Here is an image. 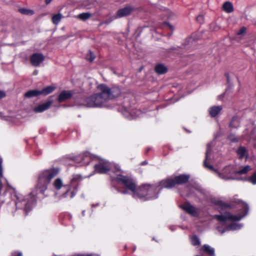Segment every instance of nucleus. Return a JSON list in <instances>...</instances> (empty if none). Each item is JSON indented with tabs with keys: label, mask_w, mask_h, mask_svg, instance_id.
Listing matches in <instances>:
<instances>
[{
	"label": "nucleus",
	"mask_w": 256,
	"mask_h": 256,
	"mask_svg": "<svg viewBox=\"0 0 256 256\" xmlns=\"http://www.w3.org/2000/svg\"><path fill=\"white\" fill-rule=\"evenodd\" d=\"M174 28L173 26L166 22L161 24V35L170 36L172 34Z\"/></svg>",
	"instance_id": "nucleus-11"
},
{
	"label": "nucleus",
	"mask_w": 256,
	"mask_h": 256,
	"mask_svg": "<svg viewBox=\"0 0 256 256\" xmlns=\"http://www.w3.org/2000/svg\"><path fill=\"white\" fill-rule=\"evenodd\" d=\"M139 191H146V193L140 194L138 196L146 198V199L151 200L158 198L159 188L158 185L146 184L139 187Z\"/></svg>",
	"instance_id": "nucleus-6"
},
{
	"label": "nucleus",
	"mask_w": 256,
	"mask_h": 256,
	"mask_svg": "<svg viewBox=\"0 0 256 256\" xmlns=\"http://www.w3.org/2000/svg\"><path fill=\"white\" fill-rule=\"evenodd\" d=\"M192 243L194 246L199 245L200 244L198 238L196 236H194L191 238Z\"/></svg>",
	"instance_id": "nucleus-33"
},
{
	"label": "nucleus",
	"mask_w": 256,
	"mask_h": 256,
	"mask_svg": "<svg viewBox=\"0 0 256 256\" xmlns=\"http://www.w3.org/2000/svg\"><path fill=\"white\" fill-rule=\"evenodd\" d=\"M0 118H3L2 114L1 112H0Z\"/></svg>",
	"instance_id": "nucleus-51"
},
{
	"label": "nucleus",
	"mask_w": 256,
	"mask_h": 256,
	"mask_svg": "<svg viewBox=\"0 0 256 256\" xmlns=\"http://www.w3.org/2000/svg\"><path fill=\"white\" fill-rule=\"evenodd\" d=\"M161 12H162V15L164 17H166L168 19H172L175 17V14L169 10L164 8V9H161Z\"/></svg>",
	"instance_id": "nucleus-20"
},
{
	"label": "nucleus",
	"mask_w": 256,
	"mask_h": 256,
	"mask_svg": "<svg viewBox=\"0 0 256 256\" xmlns=\"http://www.w3.org/2000/svg\"><path fill=\"white\" fill-rule=\"evenodd\" d=\"M122 193L124 194H128V191L127 190H123L122 192Z\"/></svg>",
	"instance_id": "nucleus-48"
},
{
	"label": "nucleus",
	"mask_w": 256,
	"mask_h": 256,
	"mask_svg": "<svg viewBox=\"0 0 256 256\" xmlns=\"http://www.w3.org/2000/svg\"><path fill=\"white\" fill-rule=\"evenodd\" d=\"M238 126L239 124L238 118L234 117L230 124V126L231 128H236Z\"/></svg>",
	"instance_id": "nucleus-30"
},
{
	"label": "nucleus",
	"mask_w": 256,
	"mask_h": 256,
	"mask_svg": "<svg viewBox=\"0 0 256 256\" xmlns=\"http://www.w3.org/2000/svg\"><path fill=\"white\" fill-rule=\"evenodd\" d=\"M59 171L58 168H51L42 171L39 174L35 190L30 195L26 196H16V208L23 210L26 215L35 204L36 196L39 194H44L51 180L58 174Z\"/></svg>",
	"instance_id": "nucleus-1"
},
{
	"label": "nucleus",
	"mask_w": 256,
	"mask_h": 256,
	"mask_svg": "<svg viewBox=\"0 0 256 256\" xmlns=\"http://www.w3.org/2000/svg\"><path fill=\"white\" fill-rule=\"evenodd\" d=\"M218 176L224 180H234L236 178V166L229 165L224 168L221 172L215 171Z\"/></svg>",
	"instance_id": "nucleus-7"
},
{
	"label": "nucleus",
	"mask_w": 256,
	"mask_h": 256,
	"mask_svg": "<svg viewBox=\"0 0 256 256\" xmlns=\"http://www.w3.org/2000/svg\"><path fill=\"white\" fill-rule=\"evenodd\" d=\"M226 77H227L228 82H229V76H228V74H226Z\"/></svg>",
	"instance_id": "nucleus-50"
},
{
	"label": "nucleus",
	"mask_w": 256,
	"mask_h": 256,
	"mask_svg": "<svg viewBox=\"0 0 256 256\" xmlns=\"http://www.w3.org/2000/svg\"><path fill=\"white\" fill-rule=\"evenodd\" d=\"M236 202L242 208V211L244 212L243 214L232 215L230 212H226L223 214L215 215L214 218L222 223H225L227 221L236 222L240 220L244 216L247 214L248 207L246 204L240 200H238Z\"/></svg>",
	"instance_id": "nucleus-5"
},
{
	"label": "nucleus",
	"mask_w": 256,
	"mask_h": 256,
	"mask_svg": "<svg viewBox=\"0 0 256 256\" xmlns=\"http://www.w3.org/2000/svg\"><path fill=\"white\" fill-rule=\"evenodd\" d=\"M252 168L250 166H241L239 170H236V174H245L252 170Z\"/></svg>",
	"instance_id": "nucleus-21"
},
{
	"label": "nucleus",
	"mask_w": 256,
	"mask_h": 256,
	"mask_svg": "<svg viewBox=\"0 0 256 256\" xmlns=\"http://www.w3.org/2000/svg\"><path fill=\"white\" fill-rule=\"evenodd\" d=\"M216 204L220 206H222V208H226V207H228L229 206L228 205V204H224L223 202H222V201H217L216 202Z\"/></svg>",
	"instance_id": "nucleus-38"
},
{
	"label": "nucleus",
	"mask_w": 256,
	"mask_h": 256,
	"mask_svg": "<svg viewBox=\"0 0 256 256\" xmlns=\"http://www.w3.org/2000/svg\"><path fill=\"white\" fill-rule=\"evenodd\" d=\"M148 164L147 161H144V162H142L141 163V164H142V165H145V164Z\"/></svg>",
	"instance_id": "nucleus-45"
},
{
	"label": "nucleus",
	"mask_w": 256,
	"mask_h": 256,
	"mask_svg": "<svg viewBox=\"0 0 256 256\" xmlns=\"http://www.w3.org/2000/svg\"><path fill=\"white\" fill-rule=\"evenodd\" d=\"M237 154L240 158H248V153L246 148L244 146L240 147L237 150Z\"/></svg>",
	"instance_id": "nucleus-19"
},
{
	"label": "nucleus",
	"mask_w": 256,
	"mask_h": 256,
	"mask_svg": "<svg viewBox=\"0 0 256 256\" xmlns=\"http://www.w3.org/2000/svg\"><path fill=\"white\" fill-rule=\"evenodd\" d=\"M6 96V94L4 92L0 90V98H2Z\"/></svg>",
	"instance_id": "nucleus-42"
},
{
	"label": "nucleus",
	"mask_w": 256,
	"mask_h": 256,
	"mask_svg": "<svg viewBox=\"0 0 256 256\" xmlns=\"http://www.w3.org/2000/svg\"><path fill=\"white\" fill-rule=\"evenodd\" d=\"M52 0H46V4H50L51 2H52Z\"/></svg>",
	"instance_id": "nucleus-46"
},
{
	"label": "nucleus",
	"mask_w": 256,
	"mask_h": 256,
	"mask_svg": "<svg viewBox=\"0 0 256 256\" xmlns=\"http://www.w3.org/2000/svg\"><path fill=\"white\" fill-rule=\"evenodd\" d=\"M117 180L118 182L123 185L128 190L132 192L133 198L142 200H148L146 198H140L138 195L146 193V191H139V187L136 188V184L135 181L130 178L118 174Z\"/></svg>",
	"instance_id": "nucleus-4"
},
{
	"label": "nucleus",
	"mask_w": 256,
	"mask_h": 256,
	"mask_svg": "<svg viewBox=\"0 0 256 256\" xmlns=\"http://www.w3.org/2000/svg\"><path fill=\"white\" fill-rule=\"evenodd\" d=\"M124 110L122 111L123 115L128 119L135 118L138 116L140 112L138 110H134L127 108V106L124 104Z\"/></svg>",
	"instance_id": "nucleus-10"
},
{
	"label": "nucleus",
	"mask_w": 256,
	"mask_h": 256,
	"mask_svg": "<svg viewBox=\"0 0 256 256\" xmlns=\"http://www.w3.org/2000/svg\"><path fill=\"white\" fill-rule=\"evenodd\" d=\"M82 213V215L84 216V211H83Z\"/></svg>",
	"instance_id": "nucleus-52"
},
{
	"label": "nucleus",
	"mask_w": 256,
	"mask_h": 256,
	"mask_svg": "<svg viewBox=\"0 0 256 256\" xmlns=\"http://www.w3.org/2000/svg\"><path fill=\"white\" fill-rule=\"evenodd\" d=\"M98 160V163L94 165V171L98 174H105L108 172L114 173L110 174V176L113 180H115L118 182V174H122L119 166L110 163L108 161L100 158L91 154L88 152H86L74 158V160L80 166L88 164L90 160Z\"/></svg>",
	"instance_id": "nucleus-2"
},
{
	"label": "nucleus",
	"mask_w": 256,
	"mask_h": 256,
	"mask_svg": "<svg viewBox=\"0 0 256 256\" xmlns=\"http://www.w3.org/2000/svg\"><path fill=\"white\" fill-rule=\"evenodd\" d=\"M76 192L75 190H73L72 192H70V198H72L76 195Z\"/></svg>",
	"instance_id": "nucleus-43"
},
{
	"label": "nucleus",
	"mask_w": 256,
	"mask_h": 256,
	"mask_svg": "<svg viewBox=\"0 0 256 256\" xmlns=\"http://www.w3.org/2000/svg\"><path fill=\"white\" fill-rule=\"evenodd\" d=\"M52 103V100H49L45 103L38 106L34 108V112H42L48 109Z\"/></svg>",
	"instance_id": "nucleus-15"
},
{
	"label": "nucleus",
	"mask_w": 256,
	"mask_h": 256,
	"mask_svg": "<svg viewBox=\"0 0 256 256\" xmlns=\"http://www.w3.org/2000/svg\"><path fill=\"white\" fill-rule=\"evenodd\" d=\"M212 152V148L210 145L208 144L207 146V150L206 154V158L204 162V164L205 167L207 168L209 170H214V168L212 166L208 165L207 164L208 161L210 159V155Z\"/></svg>",
	"instance_id": "nucleus-18"
},
{
	"label": "nucleus",
	"mask_w": 256,
	"mask_h": 256,
	"mask_svg": "<svg viewBox=\"0 0 256 256\" xmlns=\"http://www.w3.org/2000/svg\"><path fill=\"white\" fill-rule=\"evenodd\" d=\"M188 175L182 174L176 176L174 178H168L161 182V185L166 188H171L176 184H182L186 183L188 180Z\"/></svg>",
	"instance_id": "nucleus-8"
},
{
	"label": "nucleus",
	"mask_w": 256,
	"mask_h": 256,
	"mask_svg": "<svg viewBox=\"0 0 256 256\" xmlns=\"http://www.w3.org/2000/svg\"><path fill=\"white\" fill-rule=\"evenodd\" d=\"M82 180V177L79 174H74L71 180V186H74L76 184L80 182Z\"/></svg>",
	"instance_id": "nucleus-27"
},
{
	"label": "nucleus",
	"mask_w": 256,
	"mask_h": 256,
	"mask_svg": "<svg viewBox=\"0 0 256 256\" xmlns=\"http://www.w3.org/2000/svg\"><path fill=\"white\" fill-rule=\"evenodd\" d=\"M202 19H203V16H198L197 17L198 20H202Z\"/></svg>",
	"instance_id": "nucleus-44"
},
{
	"label": "nucleus",
	"mask_w": 256,
	"mask_h": 256,
	"mask_svg": "<svg viewBox=\"0 0 256 256\" xmlns=\"http://www.w3.org/2000/svg\"><path fill=\"white\" fill-rule=\"evenodd\" d=\"M98 89L100 92L99 94L84 98L78 105L88 108L104 107L106 106V102L108 100L118 96L121 92L118 86L110 88L104 84L99 85Z\"/></svg>",
	"instance_id": "nucleus-3"
},
{
	"label": "nucleus",
	"mask_w": 256,
	"mask_h": 256,
	"mask_svg": "<svg viewBox=\"0 0 256 256\" xmlns=\"http://www.w3.org/2000/svg\"><path fill=\"white\" fill-rule=\"evenodd\" d=\"M249 181L254 184H256V172L249 178Z\"/></svg>",
	"instance_id": "nucleus-34"
},
{
	"label": "nucleus",
	"mask_w": 256,
	"mask_h": 256,
	"mask_svg": "<svg viewBox=\"0 0 256 256\" xmlns=\"http://www.w3.org/2000/svg\"><path fill=\"white\" fill-rule=\"evenodd\" d=\"M222 8L224 10L228 13H230L234 10L232 4L229 2H226L224 4Z\"/></svg>",
	"instance_id": "nucleus-24"
},
{
	"label": "nucleus",
	"mask_w": 256,
	"mask_h": 256,
	"mask_svg": "<svg viewBox=\"0 0 256 256\" xmlns=\"http://www.w3.org/2000/svg\"><path fill=\"white\" fill-rule=\"evenodd\" d=\"M194 194L196 196L202 198V196H205V192L202 189L200 188H194Z\"/></svg>",
	"instance_id": "nucleus-28"
},
{
	"label": "nucleus",
	"mask_w": 256,
	"mask_h": 256,
	"mask_svg": "<svg viewBox=\"0 0 256 256\" xmlns=\"http://www.w3.org/2000/svg\"><path fill=\"white\" fill-rule=\"evenodd\" d=\"M52 185L56 190H58L61 188H62L65 190L62 194L59 196L60 198H64L68 196L70 191V186L68 185H64L62 180L60 178L56 179Z\"/></svg>",
	"instance_id": "nucleus-9"
},
{
	"label": "nucleus",
	"mask_w": 256,
	"mask_h": 256,
	"mask_svg": "<svg viewBox=\"0 0 256 256\" xmlns=\"http://www.w3.org/2000/svg\"><path fill=\"white\" fill-rule=\"evenodd\" d=\"M62 14H58L53 16L52 18V22L54 24H58L62 18Z\"/></svg>",
	"instance_id": "nucleus-29"
},
{
	"label": "nucleus",
	"mask_w": 256,
	"mask_h": 256,
	"mask_svg": "<svg viewBox=\"0 0 256 256\" xmlns=\"http://www.w3.org/2000/svg\"><path fill=\"white\" fill-rule=\"evenodd\" d=\"M40 95V90H33L26 92L24 96L26 98H32Z\"/></svg>",
	"instance_id": "nucleus-25"
},
{
	"label": "nucleus",
	"mask_w": 256,
	"mask_h": 256,
	"mask_svg": "<svg viewBox=\"0 0 256 256\" xmlns=\"http://www.w3.org/2000/svg\"><path fill=\"white\" fill-rule=\"evenodd\" d=\"M20 13L24 14L32 15L34 14V12L32 10L26 8H20L19 10Z\"/></svg>",
	"instance_id": "nucleus-32"
},
{
	"label": "nucleus",
	"mask_w": 256,
	"mask_h": 256,
	"mask_svg": "<svg viewBox=\"0 0 256 256\" xmlns=\"http://www.w3.org/2000/svg\"><path fill=\"white\" fill-rule=\"evenodd\" d=\"M91 14L88 12L82 13L78 16V18L82 20H86L90 18Z\"/></svg>",
	"instance_id": "nucleus-31"
},
{
	"label": "nucleus",
	"mask_w": 256,
	"mask_h": 256,
	"mask_svg": "<svg viewBox=\"0 0 256 256\" xmlns=\"http://www.w3.org/2000/svg\"><path fill=\"white\" fill-rule=\"evenodd\" d=\"M192 36V38H193L194 40H198V38H196V37L195 36V35H194V34H193Z\"/></svg>",
	"instance_id": "nucleus-47"
},
{
	"label": "nucleus",
	"mask_w": 256,
	"mask_h": 256,
	"mask_svg": "<svg viewBox=\"0 0 256 256\" xmlns=\"http://www.w3.org/2000/svg\"><path fill=\"white\" fill-rule=\"evenodd\" d=\"M182 208L188 214L196 216V208L190 204L186 202L181 206Z\"/></svg>",
	"instance_id": "nucleus-16"
},
{
	"label": "nucleus",
	"mask_w": 256,
	"mask_h": 256,
	"mask_svg": "<svg viewBox=\"0 0 256 256\" xmlns=\"http://www.w3.org/2000/svg\"><path fill=\"white\" fill-rule=\"evenodd\" d=\"M203 250L206 252L210 256H214V248L210 247L208 245L204 244L203 246Z\"/></svg>",
	"instance_id": "nucleus-26"
},
{
	"label": "nucleus",
	"mask_w": 256,
	"mask_h": 256,
	"mask_svg": "<svg viewBox=\"0 0 256 256\" xmlns=\"http://www.w3.org/2000/svg\"><path fill=\"white\" fill-rule=\"evenodd\" d=\"M11 256H22V254L20 252H14L12 254Z\"/></svg>",
	"instance_id": "nucleus-41"
},
{
	"label": "nucleus",
	"mask_w": 256,
	"mask_h": 256,
	"mask_svg": "<svg viewBox=\"0 0 256 256\" xmlns=\"http://www.w3.org/2000/svg\"><path fill=\"white\" fill-rule=\"evenodd\" d=\"M55 88V86H48L44 88L42 90H40V94L46 96L52 92Z\"/></svg>",
	"instance_id": "nucleus-22"
},
{
	"label": "nucleus",
	"mask_w": 256,
	"mask_h": 256,
	"mask_svg": "<svg viewBox=\"0 0 256 256\" xmlns=\"http://www.w3.org/2000/svg\"><path fill=\"white\" fill-rule=\"evenodd\" d=\"M133 8L131 6H126L120 9L116 12V18H120L129 15L132 11Z\"/></svg>",
	"instance_id": "nucleus-13"
},
{
	"label": "nucleus",
	"mask_w": 256,
	"mask_h": 256,
	"mask_svg": "<svg viewBox=\"0 0 256 256\" xmlns=\"http://www.w3.org/2000/svg\"><path fill=\"white\" fill-rule=\"evenodd\" d=\"M168 71V68L163 64H161V74H165Z\"/></svg>",
	"instance_id": "nucleus-39"
},
{
	"label": "nucleus",
	"mask_w": 256,
	"mask_h": 256,
	"mask_svg": "<svg viewBox=\"0 0 256 256\" xmlns=\"http://www.w3.org/2000/svg\"><path fill=\"white\" fill-rule=\"evenodd\" d=\"M44 59V56L42 54L36 53L31 56L30 61L31 64L35 66H38Z\"/></svg>",
	"instance_id": "nucleus-12"
},
{
	"label": "nucleus",
	"mask_w": 256,
	"mask_h": 256,
	"mask_svg": "<svg viewBox=\"0 0 256 256\" xmlns=\"http://www.w3.org/2000/svg\"><path fill=\"white\" fill-rule=\"evenodd\" d=\"M155 70L158 74H160V64H158L156 66Z\"/></svg>",
	"instance_id": "nucleus-40"
},
{
	"label": "nucleus",
	"mask_w": 256,
	"mask_h": 256,
	"mask_svg": "<svg viewBox=\"0 0 256 256\" xmlns=\"http://www.w3.org/2000/svg\"><path fill=\"white\" fill-rule=\"evenodd\" d=\"M73 95L72 91H62L58 96V102H62L68 99H70Z\"/></svg>",
	"instance_id": "nucleus-14"
},
{
	"label": "nucleus",
	"mask_w": 256,
	"mask_h": 256,
	"mask_svg": "<svg viewBox=\"0 0 256 256\" xmlns=\"http://www.w3.org/2000/svg\"><path fill=\"white\" fill-rule=\"evenodd\" d=\"M228 139L233 142H237L238 140V138H236L234 134H230L228 136Z\"/></svg>",
	"instance_id": "nucleus-37"
},
{
	"label": "nucleus",
	"mask_w": 256,
	"mask_h": 256,
	"mask_svg": "<svg viewBox=\"0 0 256 256\" xmlns=\"http://www.w3.org/2000/svg\"><path fill=\"white\" fill-rule=\"evenodd\" d=\"M222 109V106H211L208 109L209 114L212 117L214 118L220 112Z\"/></svg>",
	"instance_id": "nucleus-17"
},
{
	"label": "nucleus",
	"mask_w": 256,
	"mask_h": 256,
	"mask_svg": "<svg viewBox=\"0 0 256 256\" xmlns=\"http://www.w3.org/2000/svg\"><path fill=\"white\" fill-rule=\"evenodd\" d=\"M246 28L245 27H242L237 32L238 35H244L246 32Z\"/></svg>",
	"instance_id": "nucleus-36"
},
{
	"label": "nucleus",
	"mask_w": 256,
	"mask_h": 256,
	"mask_svg": "<svg viewBox=\"0 0 256 256\" xmlns=\"http://www.w3.org/2000/svg\"><path fill=\"white\" fill-rule=\"evenodd\" d=\"M95 58V56L94 54L90 51L88 54L86 56V59L90 60V62H92Z\"/></svg>",
	"instance_id": "nucleus-35"
},
{
	"label": "nucleus",
	"mask_w": 256,
	"mask_h": 256,
	"mask_svg": "<svg viewBox=\"0 0 256 256\" xmlns=\"http://www.w3.org/2000/svg\"><path fill=\"white\" fill-rule=\"evenodd\" d=\"M38 73V70H35L34 72V75H36Z\"/></svg>",
	"instance_id": "nucleus-49"
},
{
	"label": "nucleus",
	"mask_w": 256,
	"mask_h": 256,
	"mask_svg": "<svg viewBox=\"0 0 256 256\" xmlns=\"http://www.w3.org/2000/svg\"><path fill=\"white\" fill-rule=\"evenodd\" d=\"M217 228H218V230L222 234L224 233L226 230L238 229V228H240V227H238L237 224H230L225 229L222 230L219 227H218Z\"/></svg>",
	"instance_id": "nucleus-23"
}]
</instances>
